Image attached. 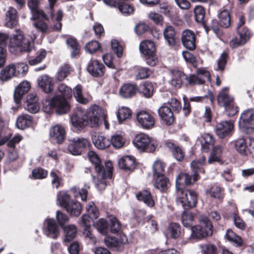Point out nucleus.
I'll return each mask as SVG.
<instances>
[{
  "mask_svg": "<svg viewBox=\"0 0 254 254\" xmlns=\"http://www.w3.org/2000/svg\"><path fill=\"white\" fill-rule=\"evenodd\" d=\"M58 95L53 97L49 104L56 109V112L59 115L67 113L70 108L69 103L65 98L72 96V90L66 85L62 83L58 87Z\"/></svg>",
  "mask_w": 254,
  "mask_h": 254,
  "instance_id": "obj_1",
  "label": "nucleus"
},
{
  "mask_svg": "<svg viewBox=\"0 0 254 254\" xmlns=\"http://www.w3.org/2000/svg\"><path fill=\"white\" fill-rule=\"evenodd\" d=\"M205 162V158L203 156L200 160H194L191 162V168L194 173L193 175H190L186 173H181L178 176L176 181L177 191L179 190H183V186L190 185L197 181L198 173Z\"/></svg>",
  "mask_w": 254,
  "mask_h": 254,
  "instance_id": "obj_2",
  "label": "nucleus"
},
{
  "mask_svg": "<svg viewBox=\"0 0 254 254\" xmlns=\"http://www.w3.org/2000/svg\"><path fill=\"white\" fill-rule=\"evenodd\" d=\"M88 156L90 162L94 165L95 171L99 176L103 179L111 178L113 173V165L110 161H106L105 163V166H103L99 157L93 151H90L88 153Z\"/></svg>",
  "mask_w": 254,
  "mask_h": 254,
  "instance_id": "obj_3",
  "label": "nucleus"
},
{
  "mask_svg": "<svg viewBox=\"0 0 254 254\" xmlns=\"http://www.w3.org/2000/svg\"><path fill=\"white\" fill-rule=\"evenodd\" d=\"M200 225L191 227V237L194 239H202L212 234V225L209 219L205 215L199 216Z\"/></svg>",
  "mask_w": 254,
  "mask_h": 254,
  "instance_id": "obj_4",
  "label": "nucleus"
},
{
  "mask_svg": "<svg viewBox=\"0 0 254 254\" xmlns=\"http://www.w3.org/2000/svg\"><path fill=\"white\" fill-rule=\"evenodd\" d=\"M218 105L225 108L228 116H233L238 112L237 107L235 105L233 98L228 94V88H223L217 96Z\"/></svg>",
  "mask_w": 254,
  "mask_h": 254,
  "instance_id": "obj_5",
  "label": "nucleus"
},
{
  "mask_svg": "<svg viewBox=\"0 0 254 254\" xmlns=\"http://www.w3.org/2000/svg\"><path fill=\"white\" fill-rule=\"evenodd\" d=\"M133 143L139 150L148 152H154L157 146L156 141L144 133L136 135Z\"/></svg>",
  "mask_w": 254,
  "mask_h": 254,
  "instance_id": "obj_6",
  "label": "nucleus"
},
{
  "mask_svg": "<svg viewBox=\"0 0 254 254\" xmlns=\"http://www.w3.org/2000/svg\"><path fill=\"white\" fill-rule=\"evenodd\" d=\"M240 130L245 134H251L254 131V112L251 109L244 111L239 121Z\"/></svg>",
  "mask_w": 254,
  "mask_h": 254,
  "instance_id": "obj_7",
  "label": "nucleus"
},
{
  "mask_svg": "<svg viewBox=\"0 0 254 254\" xmlns=\"http://www.w3.org/2000/svg\"><path fill=\"white\" fill-rule=\"evenodd\" d=\"M58 201L71 215L77 216L80 214L82 209L81 204L78 201H70L69 195L67 193L58 196Z\"/></svg>",
  "mask_w": 254,
  "mask_h": 254,
  "instance_id": "obj_8",
  "label": "nucleus"
},
{
  "mask_svg": "<svg viewBox=\"0 0 254 254\" xmlns=\"http://www.w3.org/2000/svg\"><path fill=\"white\" fill-rule=\"evenodd\" d=\"M177 197L178 202L185 209L194 207L197 203V194L193 190H179Z\"/></svg>",
  "mask_w": 254,
  "mask_h": 254,
  "instance_id": "obj_9",
  "label": "nucleus"
},
{
  "mask_svg": "<svg viewBox=\"0 0 254 254\" xmlns=\"http://www.w3.org/2000/svg\"><path fill=\"white\" fill-rule=\"evenodd\" d=\"M68 140L69 144L67 146V150L73 155L81 154L83 150L89 145V141L83 137H70Z\"/></svg>",
  "mask_w": 254,
  "mask_h": 254,
  "instance_id": "obj_10",
  "label": "nucleus"
},
{
  "mask_svg": "<svg viewBox=\"0 0 254 254\" xmlns=\"http://www.w3.org/2000/svg\"><path fill=\"white\" fill-rule=\"evenodd\" d=\"M235 147L239 153L248 156L252 153L254 148V140L250 137H241L236 140Z\"/></svg>",
  "mask_w": 254,
  "mask_h": 254,
  "instance_id": "obj_11",
  "label": "nucleus"
},
{
  "mask_svg": "<svg viewBox=\"0 0 254 254\" xmlns=\"http://www.w3.org/2000/svg\"><path fill=\"white\" fill-rule=\"evenodd\" d=\"M31 41L24 36L20 29H16L12 37L9 38L8 48H30Z\"/></svg>",
  "mask_w": 254,
  "mask_h": 254,
  "instance_id": "obj_12",
  "label": "nucleus"
},
{
  "mask_svg": "<svg viewBox=\"0 0 254 254\" xmlns=\"http://www.w3.org/2000/svg\"><path fill=\"white\" fill-rule=\"evenodd\" d=\"M239 36L236 37L230 42V45L233 48L242 46L247 43L253 35V33L247 27L237 30Z\"/></svg>",
  "mask_w": 254,
  "mask_h": 254,
  "instance_id": "obj_13",
  "label": "nucleus"
},
{
  "mask_svg": "<svg viewBox=\"0 0 254 254\" xmlns=\"http://www.w3.org/2000/svg\"><path fill=\"white\" fill-rule=\"evenodd\" d=\"M106 115L100 107L95 105L91 109V114L90 115V122L92 127L99 126L102 121H104L106 128H108V126L106 121Z\"/></svg>",
  "mask_w": 254,
  "mask_h": 254,
  "instance_id": "obj_14",
  "label": "nucleus"
},
{
  "mask_svg": "<svg viewBox=\"0 0 254 254\" xmlns=\"http://www.w3.org/2000/svg\"><path fill=\"white\" fill-rule=\"evenodd\" d=\"M234 129L233 121H222L217 123L215 127L216 134L220 138H224L231 134Z\"/></svg>",
  "mask_w": 254,
  "mask_h": 254,
  "instance_id": "obj_15",
  "label": "nucleus"
},
{
  "mask_svg": "<svg viewBox=\"0 0 254 254\" xmlns=\"http://www.w3.org/2000/svg\"><path fill=\"white\" fill-rule=\"evenodd\" d=\"M181 39L184 48H196V35L193 31L188 29L183 30Z\"/></svg>",
  "mask_w": 254,
  "mask_h": 254,
  "instance_id": "obj_16",
  "label": "nucleus"
},
{
  "mask_svg": "<svg viewBox=\"0 0 254 254\" xmlns=\"http://www.w3.org/2000/svg\"><path fill=\"white\" fill-rule=\"evenodd\" d=\"M70 122L73 127L80 129L87 125L88 118L84 112L78 110L71 117Z\"/></svg>",
  "mask_w": 254,
  "mask_h": 254,
  "instance_id": "obj_17",
  "label": "nucleus"
},
{
  "mask_svg": "<svg viewBox=\"0 0 254 254\" xmlns=\"http://www.w3.org/2000/svg\"><path fill=\"white\" fill-rule=\"evenodd\" d=\"M127 242V237L124 234L121 235L120 237H107L104 239V242L107 247L118 251L121 250L123 246Z\"/></svg>",
  "mask_w": 254,
  "mask_h": 254,
  "instance_id": "obj_18",
  "label": "nucleus"
},
{
  "mask_svg": "<svg viewBox=\"0 0 254 254\" xmlns=\"http://www.w3.org/2000/svg\"><path fill=\"white\" fill-rule=\"evenodd\" d=\"M139 124L145 129L152 128L155 124V120L152 115L145 111H140L136 115Z\"/></svg>",
  "mask_w": 254,
  "mask_h": 254,
  "instance_id": "obj_19",
  "label": "nucleus"
},
{
  "mask_svg": "<svg viewBox=\"0 0 254 254\" xmlns=\"http://www.w3.org/2000/svg\"><path fill=\"white\" fill-rule=\"evenodd\" d=\"M210 74L208 71L203 69H198L197 74H192L187 79L190 85L204 84L206 79H209Z\"/></svg>",
  "mask_w": 254,
  "mask_h": 254,
  "instance_id": "obj_20",
  "label": "nucleus"
},
{
  "mask_svg": "<svg viewBox=\"0 0 254 254\" xmlns=\"http://www.w3.org/2000/svg\"><path fill=\"white\" fill-rule=\"evenodd\" d=\"M50 136L57 143H62L65 137V129L63 127L56 125L50 129Z\"/></svg>",
  "mask_w": 254,
  "mask_h": 254,
  "instance_id": "obj_21",
  "label": "nucleus"
},
{
  "mask_svg": "<svg viewBox=\"0 0 254 254\" xmlns=\"http://www.w3.org/2000/svg\"><path fill=\"white\" fill-rule=\"evenodd\" d=\"M163 35L169 46H176L179 39L176 36V31L174 27L171 25L167 26L164 30Z\"/></svg>",
  "mask_w": 254,
  "mask_h": 254,
  "instance_id": "obj_22",
  "label": "nucleus"
},
{
  "mask_svg": "<svg viewBox=\"0 0 254 254\" xmlns=\"http://www.w3.org/2000/svg\"><path fill=\"white\" fill-rule=\"evenodd\" d=\"M161 119L167 125H172L174 121V117L171 109L167 106H162L158 110Z\"/></svg>",
  "mask_w": 254,
  "mask_h": 254,
  "instance_id": "obj_23",
  "label": "nucleus"
},
{
  "mask_svg": "<svg viewBox=\"0 0 254 254\" xmlns=\"http://www.w3.org/2000/svg\"><path fill=\"white\" fill-rule=\"evenodd\" d=\"M135 33L137 35H141L144 33L149 32L153 37H158L159 33L155 29L150 27L147 24L143 21H139L138 22L134 28Z\"/></svg>",
  "mask_w": 254,
  "mask_h": 254,
  "instance_id": "obj_24",
  "label": "nucleus"
},
{
  "mask_svg": "<svg viewBox=\"0 0 254 254\" xmlns=\"http://www.w3.org/2000/svg\"><path fill=\"white\" fill-rule=\"evenodd\" d=\"M104 65L98 61L95 60L91 61L87 66L88 72L93 76L98 77L104 74Z\"/></svg>",
  "mask_w": 254,
  "mask_h": 254,
  "instance_id": "obj_25",
  "label": "nucleus"
},
{
  "mask_svg": "<svg viewBox=\"0 0 254 254\" xmlns=\"http://www.w3.org/2000/svg\"><path fill=\"white\" fill-rule=\"evenodd\" d=\"M171 79L170 84L177 88L181 87L183 81L187 79V76L184 73L178 70L171 71Z\"/></svg>",
  "mask_w": 254,
  "mask_h": 254,
  "instance_id": "obj_26",
  "label": "nucleus"
},
{
  "mask_svg": "<svg viewBox=\"0 0 254 254\" xmlns=\"http://www.w3.org/2000/svg\"><path fill=\"white\" fill-rule=\"evenodd\" d=\"M30 88V84L27 81H23L15 88L14 93V99L18 104L21 100L24 94L26 93Z\"/></svg>",
  "mask_w": 254,
  "mask_h": 254,
  "instance_id": "obj_27",
  "label": "nucleus"
},
{
  "mask_svg": "<svg viewBox=\"0 0 254 254\" xmlns=\"http://www.w3.org/2000/svg\"><path fill=\"white\" fill-rule=\"evenodd\" d=\"M92 141L94 145L99 149H105L111 145L110 139L104 135L95 134L92 136Z\"/></svg>",
  "mask_w": 254,
  "mask_h": 254,
  "instance_id": "obj_28",
  "label": "nucleus"
},
{
  "mask_svg": "<svg viewBox=\"0 0 254 254\" xmlns=\"http://www.w3.org/2000/svg\"><path fill=\"white\" fill-rule=\"evenodd\" d=\"M119 166L126 171H132L135 167V159L129 156H124L119 160Z\"/></svg>",
  "mask_w": 254,
  "mask_h": 254,
  "instance_id": "obj_29",
  "label": "nucleus"
},
{
  "mask_svg": "<svg viewBox=\"0 0 254 254\" xmlns=\"http://www.w3.org/2000/svg\"><path fill=\"white\" fill-rule=\"evenodd\" d=\"M80 224L84 227L83 234L89 239H93L94 236L91 232V218L87 214L83 215L81 218Z\"/></svg>",
  "mask_w": 254,
  "mask_h": 254,
  "instance_id": "obj_30",
  "label": "nucleus"
},
{
  "mask_svg": "<svg viewBox=\"0 0 254 254\" xmlns=\"http://www.w3.org/2000/svg\"><path fill=\"white\" fill-rule=\"evenodd\" d=\"M139 50L144 56L147 64L151 66L156 64L157 59L156 57L155 49H139Z\"/></svg>",
  "mask_w": 254,
  "mask_h": 254,
  "instance_id": "obj_31",
  "label": "nucleus"
},
{
  "mask_svg": "<svg viewBox=\"0 0 254 254\" xmlns=\"http://www.w3.org/2000/svg\"><path fill=\"white\" fill-rule=\"evenodd\" d=\"M14 76L16 75L14 64H13L5 66L0 72V80L1 81H7Z\"/></svg>",
  "mask_w": 254,
  "mask_h": 254,
  "instance_id": "obj_32",
  "label": "nucleus"
},
{
  "mask_svg": "<svg viewBox=\"0 0 254 254\" xmlns=\"http://www.w3.org/2000/svg\"><path fill=\"white\" fill-rule=\"evenodd\" d=\"M46 222V235L49 237L56 239L59 235V230L56 222L52 219H47Z\"/></svg>",
  "mask_w": 254,
  "mask_h": 254,
  "instance_id": "obj_33",
  "label": "nucleus"
},
{
  "mask_svg": "<svg viewBox=\"0 0 254 254\" xmlns=\"http://www.w3.org/2000/svg\"><path fill=\"white\" fill-rule=\"evenodd\" d=\"M6 26L8 27H13L18 23V13L16 9L10 7L6 12Z\"/></svg>",
  "mask_w": 254,
  "mask_h": 254,
  "instance_id": "obj_34",
  "label": "nucleus"
},
{
  "mask_svg": "<svg viewBox=\"0 0 254 254\" xmlns=\"http://www.w3.org/2000/svg\"><path fill=\"white\" fill-rule=\"evenodd\" d=\"M38 85L46 93L51 92L53 89V85L51 78L46 75L41 76L38 80Z\"/></svg>",
  "mask_w": 254,
  "mask_h": 254,
  "instance_id": "obj_35",
  "label": "nucleus"
},
{
  "mask_svg": "<svg viewBox=\"0 0 254 254\" xmlns=\"http://www.w3.org/2000/svg\"><path fill=\"white\" fill-rule=\"evenodd\" d=\"M193 12L195 21L202 24L207 30V27L204 20L205 8L201 5H197L194 7Z\"/></svg>",
  "mask_w": 254,
  "mask_h": 254,
  "instance_id": "obj_36",
  "label": "nucleus"
},
{
  "mask_svg": "<svg viewBox=\"0 0 254 254\" xmlns=\"http://www.w3.org/2000/svg\"><path fill=\"white\" fill-rule=\"evenodd\" d=\"M165 234L168 237L176 239L181 235V226L176 223H171L165 231Z\"/></svg>",
  "mask_w": 254,
  "mask_h": 254,
  "instance_id": "obj_37",
  "label": "nucleus"
},
{
  "mask_svg": "<svg viewBox=\"0 0 254 254\" xmlns=\"http://www.w3.org/2000/svg\"><path fill=\"white\" fill-rule=\"evenodd\" d=\"M222 150L223 149L221 145H217L214 146L210 152L208 159V163L212 164L214 162H220Z\"/></svg>",
  "mask_w": 254,
  "mask_h": 254,
  "instance_id": "obj_38",
  "label": "nucleus"
},
{
  "mask_svg": "<svg viewBox=\"0 0 254 254\" xmlns=\"http://www.w3.org/2000/svg\"><path fill=\"white\" fill-rule=\"evenodd\" d=\"M166 146L172 152L175 158L179 161H181L184 158V153L183 150L177 145L172 142H168Z\"/></svg>",
  "mask_w": 254,
  "mask_h": 254,
  "instance_id": "obj_39",
  "label": "nucleus"
},
{
  "mask_svg": "<svg viewBox=\"0 0 254 254\" xmlns=\"http://www.w3.org/2000/svg\"><path fill=\"white\" fill-rule=\"evenodd\" d=\"M32 123V118L31 116L23 114L18 117L16 121V126L19 129H24L30 127Z\"/></svg>",
  "mask_w": 254,
  "mask_h": 254,
  "instance_id": "obj_40",
  "label": "nucleus"
},
{
  "mask_svg": "<svg viewBox=\"0 0 254 254\" xmlns=\"http://www.w3.org/2000/svg\"><path fill=\"white\" fill-rule=\"evenodd\" d=\"M64 233V242L68 243L72 241L76 236L77 228L75 225H69L63 228Z\"/></svg>",
  "mask_w": 254,
  "mask_h": 254,
  "instance_id": "obj_41",
  "label": "nucleus"
},
{
  "mask_svg": "<svg viewBox=\"0 0 254 254\" xmlns=\"http://www.w3.org/2000/svg\"><path fill=\"white\" fill-rule=\"evenodd\" d=\"M137 91L136 87L130 84H125L120 89V95L125 98H130L134 95Z\"/></svg>",
  "mask_w": 254,
  "mask_h": 254,
  "instance_id": "obj_42",
  "label": "nucleus"
},
{
  "mask_svg": "<svg viewBox=\"0 0 254 254\" xmlns=\"http://www.w3.org/2000/svg\"><path fill=\"white\" fill-rule=\"evenodd\" d=\"M171 184L168 178L164 175H161L157 177L155 187L161 191H166L170 187Z\"/></svg>",
  "mask_w": 254,
  "mask_h": 254,
  "instance_id": "obj_43",
  "label": "nucleus"
},
{
  "mask_svg": "<svg viewBox=\"0 0 254 254\" xmlns=\"http://www.w3.org/2000/svg\"><path fill=\"white\" fill-rule=\"evenodd\" d=\"M73 94L76 101L81 104L86 105L89 101L88 98L83 95L81 85L78 84L73 89Z\"/></svg>",
  "mask_w": 254,
  "mask_h": 254,
  "instance_id": "obj_44",
  "label": "nucleus"
},
{
  "mask_svg": "<svg viewBox=\"0 0 254 254\" xmlns=\"http://www.w3.org/2000/svg\"><path fill=\"white\" fill-rule=\"evenodd\" d=\"M136 196L138 200L143 201L144 203L150 207H152L154 205V202L151 193L147 190H145L140 191L136 194Z\"/></svg>",
  "mask_w": 254,
  "mask_h": 254,
  "instance_id": "obj_45",
  "label": "nucleus"
},
{
  "mask_svg": "<svg viewBox=\"0 0 254 254\" xmlns=\"http://www.w3.org/2000/svg\"><path fill=\"white\" fill-rule=\"evenodd\" d=\"M201 149L205 152L208 151L210 146H213L215 143V140L213 136L209 134H204L202 136Z\"/></svg>",
  "mask_w": 254,
  "mask_h": 254,
  "instance_id": "obj_46",
  "label": "nucleus"
},
{
  "mask_svg": "<svg viewBox=\"0 0 254 254\" xmlns=\"http://www.w3.org/2000/svg\"><path fill=\"white\" fill-rule=\"evenodd\" d=\"M218 17L222 27L228 28L230 26L231 17L229 10H223L219 13Z\"/></svg>",
  "mask_w": 254,
  "mask_h": 254,
  "instance_id": "obj_47",
  "label": "nucleus"
},
{
  "mask_svg": "<svg viewBox=\"0 0 254 254\" xmlns=\"http://www.w3.org/2000/svg\"><path fill=\"white\" fill-rule=\"evenodd\" d=\"M72 70V68L68 64L61 66L57 75V79L59 81L64 80Z\"/></svg>",
  "mask_w": 254,
  "mask_h": 254,
  "instance_id": "obj_48",
  "label": "nucleus"
},
{
  "mask_svg": "<svg viewBox=\"0 0 254 254\" xmlns=\"http://www.w3.org/2000/svg\"><path fill=\"white\" fill-rule=\"evenodd\" d=\"M117 116L119 122L121 123L130 118L131 112L128 108L123 107L119 109Z\"/></svg>",
  "mask_w": 254,
  "mask_h": 254,
  "instance_id": "obj_49",
  "label": "nucleus"
},
{
  "mask_svg": "<svg viewBox=\"0 0 254 254\" xmlns=\"http://www.w3.org/2000/svg\"><path fill=\"white\" fill-rule=\"evenodd\" d=\"M140 91L145 97L150 98L153 94V86L151 83L147 82L140 87Z\"/></svg>",
  "mask_w": 254,
  "mask_h": 254,
  "instance_id": "obj_50",
  "label": "nucleus"
},
{
  "mask_svg": "<svg viewBox=\"0 0 254 254\" xmlns=\"http://www.w3.org/2000/svg\"><path fill=\"white\" fill-rule=\"evenodd\" d=\"M226 237L228 241L234 243L237 246L240 247L242 246L243 240L241 237L235 234L232 231L227 230Z\"/></svg>",
  "mask_w": 254,
  "mask_h": 254,
  "instance_id": "obj_51",
  "label": "nucleus"
},
{
  "mask_svg": "<svg viewBox=\"0 0 254 254\" xmlns=\"http://www.w3.org/2000/svg\"><path fill=\"white\" fill-rule=\"evenodd\" d=\"M110 142L114 147L119 148L124 145L125 139L122 135L115 134L112 136Z\"/></svg>",
  "mask_w": 254,
  "mask_h": 254,
  "instance_id": "obj_52",
  "label": "nucleus"
},
{
  "mask_svg": "<svg viewBox=\"0 0 254 254\" xmlns=\"http://www.w3.org/2000/svg\"><path fill=\"white\" fill-rule=\"evenodd\" d=\"M209 194L213 198L221 199L224 197L223 189L217 186H212L210 189Z\"/></svg>",
  "mask_w": 254,
  "mask_h": 254,
  "instance_id": "obj_53",
  "label": "nucleus"
},
{
  "mask_svg": "<svg viewBox=\"0 0 254 254\" xmlns=\"http://www.w3.org/2000/svg\"><path fill=\"white\" fill-rule=\"evenodd\" d=\"M164 164L161 161H156L153 165V175L154 177H158L161 175H164L163 173L165 168Z\"/></svg>",
  "mask_w": 254,
  "mask_h": 254,
  "instance_id": "obj_54",
  "label": "nucleus"
},
{
  "mask_svg": "<svg viewBox=\"0 0 254 254\" xmlns=\"http://www.w3.org/2000/svg\"><path fill=\"white\" fill-rule=\"evenodd\" d=\"M117 6L119 10L124 14H130L134 11L133 6L129 3L119 2Z\"/></svg>",
  "mask_w": 254,
  "mask_h": 254,
  "instance_id": "obj_55",
  "label": "nucleus"
},
{
  "mask_svg": "<svg viewBox=\"0 0 254 254\" xmlns=\"http://www.w3.org/2000/svg\"><path fill=\"white\" fill-rule=\"evenodd\" d=\"M86 209L88 213L87 215H88L89 217L91 218V222H92L93 219H96L98 217L99 215V212L93 202L90 203L88 205Z\"/></svg>",
  "mask_w": 254,
  "mask_h": 254,
  "instance_id": "obj_56",
  "label": "nucleus"
},
{
  "mask_svg": "<svg viewBox=\"0 0 254 254\" xmlns=\"http://www.w3.org/2000/svg\"><path fill=\"white\" fill-rule=\"evenodd\" d=\"M190 51H183L182 53L183 56L187 62L190 63L194 67H196L197 63L195 57L193 55L191 52L193 51L195 49H188Z\"/></svg>",
  "mask_w": 254,
  "mask_h": 254,
  "instance_id": "obj_57",
  "label": "nucleus"
},
{
  "mask_svg": "<svg viewBox=\"0 0 254 254\" xmlns=\"http://www.w3.org/2000/svg\"><path fill=\"white\" fill-rule=\"evenodd\" d=\"M183 225L186 227H190L192 224L193 216L191 213L184 211L181 217Z\"/></svg>",
  "mask_w": 254,
  "mask_h": 254,
  "instance_id": "obj_58",
  "label": "nucleus"
},
{
  "mask_svg": "<svg viewBox=\"0 0 254 254\" xmlns=\"http://www.w3.org/2000/svg\"><path fill=\"white\" fill-rule=\"evenodd\" d=\"M202 254H216L217 248L210 244H206L200 246Z\"/></svg>",
  "mask_w": 254,
  "mask_h": 254,
  "instance_id": "obj_59",
  "label": "nucleus"
},
{
  "mask_svg": "<svg viewBox=\"0 0 254 254\" xmlns=\"http://www.w3.org/2000/svg\"><path fill=\"white\" fill-rule=\"evenodd\" d=\"M14 67L15 68L16 75H25L28 69V65L24 63H18L14 64Z\"/></svg>",
  "mask_w": 254,
  "mask_h": 254,
  "instance_id": "obj_60",
  "label": "nucleus"
},
{
  "mask_svg": "<svg viewBox=\"0 0 254 254\" xmlns=\"http://www.w3.org/2000/svg\"><path fill=\"white\" fill-rule=\"evenodd\" d=\"M95 227L102 234H106L108 224L105 220L102 218L99 219L95 224Z\"/></svg>",
  "mask_w": 254,
  "mask_h": 254,
  "instance_id": "obj_61",
  "label": "nucleus"
},
{
  "mask_svg": "<svg viewBox=\"0 0 254 254\" xmlns=\"http://www.w3.org/2000/svg\"><path fill=\"white\" fill-rule=\"evenodd\" d=\"M56 219L59 225L62 228L64 227V224L67 222L69 220L68 216L60 211H57Z\"/></svg>",
  "mask_w": 254,
  "mask_h": 254,
  "instance_id": "obj_62",
  "label": "nucleus"
},
{
  "mask_svg": "<svg viewBox=\"0 0 254 254\" xmlns=\"http://www.w3.org/2000/svg\"><path fill=\"white\" fill-rule=\"evenodd\" d=\"M32 174L33 177L35 179H42L47 176L48 172L43 169L39 168L34 169L32 172Z\"/></svg>",
  "mask_w": 254,
  "mask_h": 254,
  "instance_id": "obj_63",
  "label": "nucleus"
},
{
  "mask_svg": "<svg viewBox=\"0 0 254 254\" xmlns=\"http://www.w3.org/2000/svg\"><path fill=\"white\" fill-rule=\"evenodd\" d=\"M46 55V52L45 50H41L38 56L34 59H31L29 61V64L31 65H36L40 63L45 58Z\"/></svg>",
  "mask_w": 254,
  "mask_h": 254,
  "instance_id": "obj_64",
  "label": "nucleus"
}]
</instances>
